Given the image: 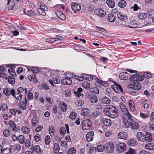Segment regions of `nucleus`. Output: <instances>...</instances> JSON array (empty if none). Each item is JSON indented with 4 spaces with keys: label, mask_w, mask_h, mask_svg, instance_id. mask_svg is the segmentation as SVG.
Segmentation results:
<instances>
[{
    "label": "nucleus",
    "mask_w": 154,
    "mask_h": 154,
    "mask_svg": "<svg viewBox=\"0 0 154 154\" xmlns=\"http://www.w3.org/2000/svg\"><path fill=\"white\" fill-rule=\"evenodd\" d=\"M103 112L106 116L112 119L116 118L119 116L118 109L112 105L107 106L104 109Z\"/></svg>",
    "instance_id": "obj_1"
},
{
    "label": "nucleus",
    "mask_w": 154,
    "mask_h": 154,
    "mask_svg": "<svg viewBox=\"0 0 154 154\" xmlns=\"http://www.w3.org/2000/svg\"><path fill=\"white\" fill-rule=\"evenodd\" d=\"M131 119V118L130 119H124L123 122L124 125L127 128L130 127L132 129H137L139 128L138 123L133 119Z\"/></svg>",
    "instance_id": "obj_2"
},
{
    "label": "nucleus",
    "mask_w": 154,
    "mask_h": 154,
    "mask_svg": "<svg viewBox=\"0 0 154 154\" xmlns=\"http://www.w3.org/2000/svg\"><path fill=\"white\" fill-rule=\"evenodd\" d=\"M17 93L16 95L15 94L14 96H13L15 97L16 99L18 100H20L22 98V94L24 92V94H26L27 92V90L26 88L24 89L22 87H19L17 89Z\"/></svg>",
    "instance_id": "obj_3"
},
{
    "label": "nucleus",
    "mask_w": 154,
    "mask_h": 154,
    "mask_svg": "<svg viewBox=\"0 0 154 154\" xmlns=\"http://www.w3.org/2000/svg\"><path fill=\"white\" fill-rule=\"evenodd\" d=\"M91 125V120L89 119H85L82 122V127L84 130H87L90 128Z\"/></svg>",
    "instance_id": "obj_4"
},
{
    "label": "nucleus",
    "mask_w": 154,
    "mask_h": 154,
    "mask_svg": "<svg viewBox=\"0 0 154 154\" xmlns=\"http://www.w3.org/2000/svg\"><path fill=\"white\" fill-rule=\"evenodd\" d=\"M111 87L115 92L118 94H120L123 92L122 87L116 83H115L114 85H112Z\"/></svg>",
    "instance_id": "obj_5"
},
{
    "label": "nucleus",
    "mask_w": 154,
    "mask_h": 154,
    "mask_svg": "<svg viewBox=\"0 0 154 154\" xmlns=\"http://www.w3.org/2000/svg\"><path fill=\"white\" fill-rule=\"evenodd\" d=\"M121 110L123 114V115H122L123 121L124 120V119H130L131 118H132V117L126 107L122 109Z\"/></svg>",
    "instance_id": "obj_6"
},
{
    "label": "nucleus",
    "mask_w": 154,
    "mask_h": 154,
    "mask_svg": "<svg viewBox=\"0 0 154 154\" xmlns=\"http://www.w3.org/2000/svg\"><path fill=\"white\" fill-rule=\"evenodd\" d=\"M117 150L119 152H124L126 149L125 144L123 143H120L116 145Z\"/></svg>",
    "instance_id": "obj_7"
},
{
    "label": "nucleus",
    "mask_w": 154,
    "mask_h": 154,
    "mask_svg": "<svg viewBox=\"0 0 154 154\" xmlns=\"http://www.w3.org/2000/svg\"><path fill=\"white\" fill-rule=\"evenodd\" d=\"M105 149L108 153H112L113 151L114 147L112 143L108 142L104 145Z\"/></svg>",
    "instance_id": "obj_8"
},
{
    "label": "nucleus",
    "mask_w": 154,
    "mask_h": 154,
    "mask_svg": "<svg viewBox=\"0 0 154 154\" xmlns=\"http://www.w3.org/2000/svg\"><path fill=\"white\" fill-rule=\"evenodd\" d=\"M73 76L72 75L71 76L69 77H65L64 79L61 80V82L62 84L64 85H70L72 83L71 78H73Z\"/></svg>",
    "instance_id": "obj_9"
},
{
    "label": "nucleus",
    "mask_w": 154,
    "mask_h": 154,
    "mask_svg": "<svg viewBox=\"0 0 154 154\" xmlns=\"http://www.w3.org/2000/svg\"><path fill=\"white\" fill-rule=\"evenodd\" d=\"M3 93L6 95H10L11 94L12 96H15V91L14 89L5 88L3 90Z\"/></svg>",
    "instance_id": "obj_10"
},
{
    "label": "nucleus",
    "mask_w": 154,
    "mask_h": 154,
    "mask_svg": "<svg viewBox=\"0 0 154 154\" xmlns=\"http://www.w3.org/2000/svg\"><path fill=\"white\" fill-rule=\"evenodd\" d=\"M129 87L130 88L135 90H139L141 88V85L139 83L134 82L130 84Z\"/></svg>",
    "instance_id": "obj_11"
},
{
    "label": "nucleus",
    "mask_w": 154,
    "mask_h": 154,
    "mask_svg": "<svg viewBox=\"0 0 154 154\" xmlns=\"http://www.w3.org/2000/svg\"><path fill=\"white\" fill-rule=\"evenodd\" d=\"M71 8L75 13H77L80 11L81 7L78 4L73 3L71 5Z\"/></svg>",
    "instance_id": "obj_12"
},
{
    "label": "nucleus",
    "mask_w": 154,
    "mask_h": 154,
    "mask_svg": "<svg viewBox=\"0 0 154 154\" xmlns=\"http://www.w3.org/2000/svg\"><path fill=\"white\" fill-rule=\"evenodd\" d=\"M137 137L139 141L144 142L145 141V135L140 132H138L137 134Z\"/></svg>",
    "instance_id": "obj_13"
},
{
    "label": "nucleus",
    "mask_w": 154,
    "mask_h": 154,
    "mask_svg": "<svg viewBox=\"0 0 154 154\" xmlns=\"http://www.w3.org/2000/svg\"><path fill=\"white\" fill-rule=\"evenodd\" d=\"M119 77L121 79L125 80L128 79L129 75L126 72H123L120 74Z\"/></svg>",
    "instance_id": "obj_14"
},
{
    "label": "nucleus",
    "mask_w": 154,
    "mask_h": 154,
    "mask_svg": "<svg viewBox=\"0 0 154 154\" xmlns=\"http://www.w3.org/2000/svg\"><path fill=\"white\" fill-rule=\"evenodd\" d=\"M102 122L103 125L106 126H110L112 124L111 120L107 118H103Z\"/></svg>",
    "instance_id": "obj_15"
},
{
    "label": "nucleus",
    "mask_w": 154,
    "mask_h": 154,
    "mask_svg": "<svg viewBox=\"0 0 154 154\" xmlns=\"http://www.w3.org/2000/svg\"><path fill=\"white\" fill-rule=\"evenodd\" d=\"M47 10V7H44L43 6L42 7L41 6L38 9V11L39 13L43 16H45L46 15V13L45 11H46Z\"/></svg>",
    "instance_id": "obj_16"
},
{
    "label": "nucleus",
    "mask_w": 154,
    "mask_h": 154,
    "mask_svg": "<svg viewBox=\"0 0 154 154\" xmlns=\"http://www.w3.org/2000/svg\"><path fill=\"white\" fill-rule=\"evenodd\" d=\"M59 105L60 106L61 110L63 112H65L67 108V106L66 103L64 101H61L60 102Z\"/></svg>",
    "instance_id": "obj_17"
},
{
    "label": "nucleus",
    "mask_w": 154,
    "mask_h": 154,
    "mask_svg": "<svg viewBox=\"0 0 154 154\" xmlns=\"http://www.w3.org/2000/svg\"><path fill=\"white\" fill-rule=\"evenodd\" d=\"M94 134V133L93 131H90L88 132L86 135L87 140L88 142L91 141L93 139Z\"/></svg>",
    "instance_id": "obj_18"
},
{
    "label": "nucleus",
    "mask_w": 154,
    "mask_h": 154,
    "mask_svg": "<svg viewBox=\"0 0 154 154\" xmlns=\"http://www.w3.org/2000/svg\"><path fill=\"white\" fill-rule=\"evenodd\" d=\"M118 18L122 21H125L127 19L126 15L123 14L122 13L119 12L117 14Z\"/></svg>",
    "instance_id": "obj_19"
},
{
    "label": "nucleus",
    "mask_w": 154,
    "mask_h": 154,
    "mask_svg": "<svg viewBox=\"0 0 154 154\" xmlns=\"http://www.w3.org/2000/svg\"><path fill=\"white\" fill-rule=\"evenodd\" d=\"M127 134L123 131L119 132L118 135V137L119 139H122L125 140L127 138Z\"/></svg>",
    "instance_id": "obj_20"
},
{
    "label": "nucleus",
    "mask_w": 154,
    "mask_h": 154,
    "mask_svg": "<svg viewBox=\"0 0 154 154\" xmlns=\"http://www.w3.org/2000/svg\"><path fill=\"white\" fill-rule=\"evenodd\" d=\"M31 149L32 151H35L38 154H41L42 152L41 149L38 145L32 146L31 147Z\"/></svg>",
    "instance_id": "obj_21"
},
{
    "label": "nucleus",
    "mask_w": 154,
    "mask_h": 154,
    "mask_svg": "<svg viewBox=\"0 0 154 154\" xmlns=\"http://www.w3.org/2000/svg\"><path fill=\"white\" fill-rule=\"evenodd\" d=\"M95 13L97 15L100 17L104 16L106 14L105 12L103 9H101L97 10L95 11Z\"/></svg>",
    "instance_id": "obj_22"
},
{
    "label": "nucleus",
    "mask_w": 154,
    "mask_h": 154,
    "mask_svg": "<svg viewBox=\"0 0 154 154\" xmlns=\"http://www.w3.org/2000/svg\"><path fill=\"white\" fill-rule=\"evenodd\" d=\"M130 80L134 81H140V75L138 74H136L131 76L130 79Z\"/></svg>",
    "instance_id": "obj_23"
},
{
    "label": "nucleus",
    "mask_w": 154,
    "mask_h": 154,
    "mask_svg": "<svg viewBox=\"0 0 154 154\" xmlns=\"http://www.w3.org/2000/svg\"><path fill=\"white\" fill-rule=\"evenodd\" d=\"M145 141L150 142L152 140V135L149 132L146 133V135H145Z\"/></svg>",
    "instance_id": "obj_24"
},
{
    "label": "nucleus",
    "mask_w": 154,
    "mask_h": 154,
    "mask_svg": "<svg viewBox=\"0 0 154 154\" xmlns=\"http://www.w3.org/2000/svg\"><path fill=\"white\" fill-rule=\"evenodd\" d=\"M106 3L110 8H113L115 6V3L113 0H106Z\"/></svg>",
    "instance_id": "obj_25"
},
{
    "label": "nucleus",
    "mask_w": 154,
    "mask_h": 154,
    "mask_svg": "<svg viewBox=\"0 0 154 154\" xmlns=\"http://www.w3.org/2000/svg\"><path fill=\"white\" fill-rule=\"evenodd\" d=\"M145 148L149 150H152L154 149V144L149 143L146 144L145 146Z\"/></svg>",
    "instance_id": "obj_26"
},
{
    "label": "nucleus",
    "mask_w": 154,
    "mask_h": 154,
    "mask_svg": "<svg viewBox=\"0 0 154 154\" xmlns=\"http://www.w3.org/2000/svg\"><path fill=\"white\" fill-rule=\"evenodd\" d=\"M127 143L129 145L131 146H135L137 144L136 140L133 138L128 140V141Z\"/></svg>",
    "instance_id": "obj_27"
},
{
    "label": "nucleus",
    "mask_w": 154,
    "mask_h": 154,
    "mask_svg": "<svg viewBox=\"0 0 154 154\" xmlns=\"http://www.w3.org/2000/svg\"><path fill=\"white\" fill-rule=\"evenodd\" d=\"M18 105L21 109L25 110L26 108V104L23 101L20 102L18 104Z\"/></svg>",
    "instance_id": "obj_28"
},
{
    "label": "nucleus",
    "mask_w": 154,
    "mask_h": 154,
    "mask_svg": "<svg viewBox=\"0 0 154 154\" xmlns=\"http://www.w3.org/2000/svg\"><path fill=\"white\" fill-rule=\"evenodd\" d=\"M130 109L131 111H134L135 110L134 106V101L132 100H130L129 103Z\"/></svg>",
    "instance_id": "obj_29"
},
{
    "label": "nucleus",
    "mask_w": 154,
    "mask_h": 154,
    "mask_svg": "<svg viewBox=\"0 0 154 154\" xmlns=\"http://www.w3.org/2000/svg\"><path fill=\"white\" fill-rule=\"evenodd\" d=\"M101 101L103 103L106 104H109L110 100V99L106 97H103L101 99Z\"/></svg>",
    "instance_id": "obj_30"
},
{
    "label": "nucleus",
    "mask_w": 154,
    "mask_h": 154,
    "mask_svg": "<svg viewBox=\"0 0 154 154\" xmlns=\"http://www.w3.org/2000/svg\"><path fill=\"white\" fill-rule=\"evenodd\" d=\"M22 132L25 134L29 133L30 131V129L26 126L23 127L21 129Z\"/></svg>",
    "instance_id": "obj_31"
},
{
    "label": "nucleus",
    "mask_w": 154,
    "mask_h": 154,
    "mask_svg": "<svg viewBox=\"0 0 154 154\" xmlns=\"http://www.w3.org/2000/svg\"><path fill=\"white\" fill-rule=\"evenodd\" d=\"M38 121V119L36 116L32 117V125L35 126L37 124Z\"/></svg>",
    "instance_id": "obj_32"
},
{
    "label": "nucleus",
    "mask_w": 154,
    "mask_h": 154,
    "mask_svg": "<svg viewBox=\"0 0 154 154\" xmlns=\"http://www.w3.org/2000/svg\"><path fill=\"white\" fill-rule=\"evenodd\" d=\"M9 125L12 128V130L13 131H17L16 130V125L14 122L12 121H10L9 123Z\"/></svg>",
    "instance_id": "obj_33"
},
{
    "label": "nucleus",
    "mask_w": 154,
    "mask_h": 154,
    "mask_svg": "<svg viewBox=\"0 0 154 154\" xmlns=\"http://www.w3.org/2000/svg\"><path fill=\"white\" fill-rule=\"evenodd\" d=\"M90 100L91 103H95L97 101V97L96 95H92L90 97Z\"/></svg>",
    "instance_id": "obj_34"
},
{
    "label": "nucleus",
    "mask_w": 154,
    "mask_h": 154,
    "mask_svg": "<svg viewBox=\"0 0 154 154\" xmlns=\"http://www.w3.org/2000/svg\"><path fill=\"white\" fill-rule=\"evenodd\" d=\"M90 91L91 92L95 94H98L99 93V89L97 88L94 87L91 88Z\"/></svg>",
    "instance_id": "obj_35"
},
{
    "label": "nucleus",
    "mask_w": 154,
    "mask_h": 154,
    "mask_svg": "<svg viewBox=\"0 0 154 154\" xmlns=\"http://www.w3.org/2000/svg\"><path fill=\"white\" fill-rule=\"evenodd\" d=\"M10 147L11 149H14V150H16L17 151H19L21 148L20 145L18 144H16L14 146L12 145Z\"/></svg>",
    "instance_id": "obj_36"
},
{
    "label": "nucleus",
    "mask_w": 154,
    "mask_h": 154,
    "mask_svg": "<svg viewBox=\"0 0 154 154\" xmlns=\"http://www.w3.org/2000/svg\"><path fill=\"white\" fill-rule=\"evenodd\" d=\"M60 150L59 145L57 143H55L54 145V151L55 153H58Z\"/></svg>",
    "instance_id": "obj_37"
},
{
    "label": "nucleus",
    "mask_w": 154,
    "mask_h": 154,
    "mask_svg": "<svg viewBox=\"0 0 154 154\" xmlns=\"http://www.w3.org/2000/svg\"><path fill=\"white\" fill-rule=\"evenodd\" d=\"M2 153V154H10V148L8 147L4 148Z\"/></svg>",
    "instance_id": "obj_38"
},
{
    "label": "nucleus",
    "mask_w": 154,
    "mask_h": 154,
    "mask_svg": "<svg viewBox=\"0 0 154 154\" xmlns=\"http://www.w3.org/2000/svg\"><path fill=\"white\" fill-rule=\"evenodd\" d=\"M126 5V2L124 0H121L118 3L119 6L121 8H124Z\"/></svg>",
    "instance_id": "obj_39"
},
{
    "label": "nucleus",
    "mask_w": 154,
    "mask_h": 154,
    "mask_svg": "<svg viewBox=\"0 0 154 154\" xmlns=\"http://www.w3.org/2000/svg\"><path fill=\"white\" fill-rule=\"evenodd\" d=\"M138 17L141 19H144L147 17V14L145 13H140L138 14Z\"/></svg>",
    "instance_id": "obj_40"
},
{
    "label": "nucleus",
    "mask_w": 154,
    "mask_h": 154,
    "mask_svg": "<svg viewBox=\"0 0 154 154\" xmlns=\"http://www.w3.org/2000/svg\"><path fill=\"white\" fill-rule=\"evenodd\" d=\"M89 111V110L88 109H84L81 112V115L83 116H85L88 114Z\"/></svg>",
    "instance_id": "obj_41"
},
{
    "label": "nucleus",
    "mask_w": 154,
    "mask_h": 154,
    "mask_svg": "<svg viewBox=\"0 0 154 154\" xmlns=\"http://www.w3.org/2000/svg\"><path fill=\"white\" fill-rule=\"evenodd\" d=\"M8 81L10 84L12 85L15 83L14 78L12 76H9L8 77Z\"/></svg>",
    "instance_id": "obj_42"
},
{
    "label": "nucleus",
    "mask_w": 154,
    "mask_h": 154,
    "mask_svg": "<svg viewBox=\"0 0 154 154\" xmlns=\"http://www.w3.org/2000/svg\"><path fill=\"white\" fill-rule=\"evenodd\" d=\"M100 115V112L98 111L94 110L91 113V115L92 116L95 118Z\"/></svg>",
    "instance_id": "obj_43"
},
{
    "label": "nucleus",
    "mask_w": 154,
    "mask_h": 154,
    "mask_svg": "<svg viewBox=\"0 0 154 154\" xmlns=\"http://www.w3.org/2000/svg\"><path fill=\"white\" fill-rule=\"evenodd\" d=\"M18 140L19 142L22 144H23L25 141L24 137L22 135H20L18 137Z\"/></svg>",
    "instance_id": "obj_44"
},
{
    "label": "nucleus",
    "mask_w": 154,
    "mask_h": 154,
    "mask_svg": "<svg viewBox=\"0 0 154 154\" xmlns=\"http://www.w3.org/2000/svg\"><path fill=\"white\" fill-rule=\"evenodd\" d=\"M82 85L83 87L86 89H88L90 87V84L87 82H84L82 83Z\"/></svg>",
    "instance_id": "obj_45"
},
{
    "label": "nucleus",
    "mask_w": 154,
    "mask_h": 154,
    "mask_svg": "<svg viewBox=\"0 0 154 154\" xmlns=\"http://www.w3.org/2000/svg\"><path fill=\"white\" fill-rule=\"evenodd\" d=\"M108 19L110 22H114L116 19L115 17L112 14H109L108 15Z\"/></svg>",
    "instance_id": "obj_46"
},
{
    "label": "nucleus",
    "mask_w": 154,
    "mask_h": 154,
    "mask_svg": "<svg viewBox=\"0 0 154 154\" xmlns=\"http://www.w3.org/2000/svg\"><path fill=\"white\" fill-rule=\"evenodd\" d=\"M97 149L99 152H102L103 150L105 149L104 146L102 145H98L97 146Z\"/></svg>",
    "instance_id": "obj_47"
},
{
    "label": "nucleus",
    "mask_w": 154,
    "mask_h": 154,
    "mask_svg": "<svg viewBox=\"0 0 154 154\" xmlns=\"http://www.w3.org/2000/svg\"><path fill=\"white\" fill-rule=\"evenodd\" d=\"M77 114L74 112H72L69 116V118L71 119H74L76 116Z\"/></svg>",
    "instance_id": "obj_48"
},
{
    "label": "nucleus",
    "mask_w": 154,
    "mask_h": 154,
    "mask_svg": "<svg viewBox=\"0 0 154 154\" xmlns=\"http://www.w3.org/2000/svg\"><path fill=\"white\" fill-rule=\"evenodd\" d=\"M97 81L99 84H101L104 86L107 87L108 85V83L106 82H102L99 79H98Z\"/></svg>",
    "instance_id": "obj_49"
},
{
    "label": "nucleus",
    "mask_w": 154,
    "mask_h": 154,
    "mask_svg": "<svg viewBox=\"0 0 154 154\" xmlns=\"http://www.w3.org/2000/svg\"><path fill=\"white\" fill-rule=\"evenodd\" d=\"M3 134L4 136L6 137H8L10 135L9 131L7 129H5L3 131Z\"/></svg>",
    "instance_id": "obj_50"
},
{
    "label": "nucleus",
    "mask_w": 154,
    "mask_h": 154,
    "mask_svg": "<svg viewBox=\"0 0 154 154\" xmlns=\"http://www.w3.org/2000/svg\"><path fill=\"white\" fill-rule=\"evenodd\" d=\"M76 152V149L74 147H73L69 149L67 154H75Z\"/></svg>",
    "instance_id": "obj_51"
},
{
    "label": "nucleus",
    "mask_w": 154,
    "mask_h": 154,
    "mask_svg": "<svg viewBox=\"0 0 154 154\" xmlns=\"http://www.w3.org/2000/svg\"><path fill=\"white\" fill-rule=\"evenodd\" d=\"M1 109L2 111H6L8 109V107L6 104L3 103L2 105Z\"/></svg>",
    "instance_id": "obj_52"
},
{
    "label": "nucleus",
    "mask_w": 154,
    "mask_h": 154,
    "mask_svg": "<svg viewBox=\"0 0 154 154\" xmlns=\"http://www.w3.org/2000/svg\"><path fill=\"white\" fill-rule=\"evenodd\" d=\"M53 127L52 126H50L49 129V132L50 135L52 136L54 134V131L53 129Z\"/></svg>",
    "instance_id": "obj_53"
},
{
    "label": "nucleus",
    "mask_w": 154,
    "mask_h": 154,
    "mask_svg": "<svg viewBox=\"0 0 154 154\" xmlns=\"http://www.w3.org/2000/svg\"><path fill=\"white\" fill-rule=\"evenodd\" d=\"M76 105L78 106H81L84 104V102L82 100L76 101L75 103Z\"/></svg>",
    "instance_id": "obj_54"
},
{
    "label": "nucleus",
    "mask_w": 154,
    "mask_h": 154,
    "mask_svg": "<svg viewBox=\"0 0 154 154\" xmlns=\"http://www.w3.org/2000/svg\"><path fill=\"white\" fill-rule=\"evenodd\" d=\"M50 141V137L49 135H47L45 139V143L47 145H48Z\"/></svg>",
    "instance_id": "obj_55"
},
{
    "label": "nucleus",
    "mask_w": 154,
    "mask_h": 154,
    "mask_svg": "<svg viewBox=\"0 0 154 154\" xmlns=\"http://www.w3.org/2000/svg\"><path fill=\"white\" fill-rule=\"evenodd\" d=\"M143 76L145 78L147 79H149L152 76L151 74L148 72L144 73Z\"/></svg>",
    "instance_id": "obj_56"
},
{
    "label": "nucleus",
    "mask_w": 154,
    "mask_h": 154,
    "mask_svg": "<svg viewBox=\"0 0 154 154\" xmlns=\"http://www.w3.org/2000/svg\"><path fill=\"white\" fill-rule=\"evenodd\" d=\"M60 134L64 135L66 133V130L64 127H60Z\"/></svg>",
    "instance_id": "obj_57"
},
{
    "label": "nucleus",
    "mask_w": 154,
    "mask_h": 154,
    "mask_svg": "<svg viewBox=\"0 0 154 154\" xmlns=\"http://www.w3.org/2000/svg\"><path fill=\"white\" fill-rule=\"evenodd\" d=\"M33 98V94L32 93L29 92L28 94V99L29 100H31Z\"/></svg>",
    "instance_id": "obj_58"
},
{
    "label": "nucleus",
    "mask_w": 154,
    "mask_h": 154,
    "mask_svg": "<svg viewBox=\"0 0 154 154\" xmlns=\"http://www.w3.org/2000/svg\"><path fill=\"white\" fill-rule=\"evenodd\" d=\"M25 145L26 147H29L31 145L30 141L29 140H26L25 143Z\"/></svg>",
    "instance_id": "obj_59"
},
{
    "label": "nucleus",
    "mask_w": 154,
    "mask_h": 154,
    "mask_svg": "<svg viewBox=\"0 0 154 154\" xmlns=\"http://www.w3.org/2000/svg\"><path fill=\"white\" fill-rule=\"evenodd\" d=\"M134 151L133 149L131 148H130L128 150V151L127 152L125 153V154H134Z\"/></svg>",
    "instance_id": "obj_60"
},
{
    "label": "nucleus",
    "mask_w": 154,
    "mask_h": 154,
    "mask_svg": "<svg viewBox=\"0 0 154 154\" xmlns=\"http://www.w3.org/2000/svg\"><path fill=\"white\" fill-rule=\"evenodd\" d=\"M74 77L75 79L79 81H82L84 80L83 75L82 77H79L78 76L75 75L74 76Z\"/></svg>",
    "instance_id": "obj_61"
},
{
    "label": "nucleus",
    "mask_w": 154,
    "mask_h": 154,
    "mask_svg": "<svg viewBox=\"0 0 154 154\" xmlns=\"http://www.w3.org/2000/svg\"><path fill=\"white\" fill-rule=\"evenodd\" d=\"M42 128L43 126L42 125H40L38 127H36V128L35 129V131L36 132H38L42 130Z\"/></svg>",
    "instance_id": "obj_62"
},
{
    "label": "nucleus",
    "mask_w": 154,
    "mask_h": 154,
    "mask_svg": "<svg viewBox=\"0 0 154 154\" xmlns=\"http://www.w3.org/2000/svg\"><path fill=\"white\" fill-rule=\"evenodd\" d=\"M35 139L36 142H38L41 139L40 135L38 134H36L35 136Z\"/></svg>",
    "instance_id": "obj_63"
},
{
    "label": "nucleus",
    "mask_w": 154,
    "mask_h": 154,
    "mask_svg": "<svg viewBox=\"0 0 154 154\" xmlns=\"http://www.w3.org/2000/svg\"><path fill=\"white\" fill-rule=\"evenodd\" d=\"M96 151V148L95 147H93L91 148L90 149L89 152L91 154H93Z\"/></svg>",
    "instance_id": "obj_64"
}]
</instances>
